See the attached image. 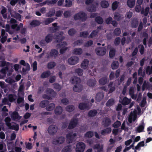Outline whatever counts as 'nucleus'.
<instances>
[{
  "instance_id": "864d4df0",
  "label": "nucleus",
  "mask_w": 152,
  "mask_h": 152,
  "mask_svg": "<svg viewBox=\"0 0 152 152\" xmlns=\"http://www.w3.org/2000/svg\"><path fill=\"white\" fill-rule=\"evenodd\" d=\"M118 67V63L117 61H113L111 64V67L113 69H116Z\"/></svg>"
},
{
  "instance_id": "8fccbe9b",
  "label": "nucleus",
  "mask_w": 152,
  "mask_h": 152,
  "mask_svg": "<svg viewBox=\"0 0 152 152\" xmlns=\"http://www.w3.org/2000/svg\"><path fill=\"white\" fill-rule=\"evenodd\" d=\"M16 96L12 94H10L8 96V99L11 103L16 99Z\"/></svg>"
},
{
  "instance_id": "cd10ccee",
  "label": "nucleus",
  "mask_w": 152,
  "mask_h": 152,
  "mask_svg": "<svg viewBox=\"0 0 152 152\" xmlns=\"http://www.w3.org/2000/svg\"><path fill=\"white\" fill-rule=\"evenodd\" d=\"M96 80L94 78L93 79H89L87 81V84L89 86L93 87L95 85Z\"/></svg>"
},
{
  "instance_id": "4c0bfd02",
  "label": "nucleus",
  "mask_w": 152,
  "mask_h": 152,
  "mask_svg": "<svg viewBox=\"0 0 152 152\" xmlns=\"http://www.w3.org/2000/svg\"><path fill=\"white\" fill-rule=\"evenodd\" d=\"M55 105L54 103H49L46 107V109L48 111H50L53 110L55 108Z\"/></svg>"
},
{
  "instance_id": "13d9d810",
  "label": "nucleus",
  "mask_w": 152,
  "mask_h": 152,
  "mask_svg": "<svg viewBox=\"0 0 152 152\" xmlns=\"http://www.w3.org/2000/svg\"><path fill=\"white\" fill-rule=\"evenodd\" d=\"M2 103L3 104H7L10 106L11 105V103L8 99L6 98H4L2 100Z\"/></svg>"
},
{
  "instance_id": "f3484780",
  "label": "nucleus",
  "mask_w": 152,
  "mask_h": 152,
  "mask_svg": "<svg viewBox=\"0 0 152 152\" xmlns=\"http://www.w3.org/2000/svg\"><path fill=\"white\" fill-rule=\"evenodd\" d=\"M131 99H128L126 97H124L120 102L123 105H126L129 104L131 102Z\"/></svg>"
},
{
  "instance_id": "bf43d9fd",
  "label": "nucleus",
  "mask_w": 152,
  "mask_h": 152,
  "mask_svg": "<svg viewBox=\"0 0 152 152\" xmlns=\"http://www.w3.org/2000/svg\"><path fill=\"white\" fill-rule=\"evenodd\" d=\"M114 34L115 35L119 36L121 33V30L119 28H116L114 31Z\"/></svg>"
},
{
  "instance_id": "de8ad7c7",
  "label": "nucleus",
  "mask_w": 152,
  "mask_h": 152,
  "mask_svg": "<svg viewBox=\"0 0 152 152\" xmlns=\"http://www.w3.org/2000/svg\"><path fill=\"white\" fill-rule=\"evenodd\" d=\"M66 109L68 112H72L75 110V107L72 105H69L66 106Z\"/></svg>"
},
{
  "instance_id": "c03bdc74",
  "label": "nucleus",
  "mask_w": 152,
  "mask_h": 152,
  "mask_svg": "<svg viewBox=\"0 0 152 152\" xmlns=\"http://www.w3.org/2000/svg\"><path fill=\"white\" fill-rule=\"evenodd\" d=\"M121 16L120 14L118 12H115L114 16V18L115 20L119 21L121 20Z\"/></svg>"
},
{
  "instance_id": "a18cd8bd",
  "label": "nucleus",
  "mask_w": 152,
  "mask_h": 152,
  "mask_svg": "<svg viewBox=\"0 0 152 152\" xmlns=\"http://www.w3.org/2000/svg\"><path fill=\"white\" fill-rule=\"evenodd\" d=\"M77 31L76 30L73 28L70 29L68 31V34L71 36H73L76 33Z\"/></svg>"
},
{
  "instance_id": "f257e3e1",
  "label": "nucleus",
  "mask_w": 152,
  "mask_h": 152,
  "mask_svg": "<svg viewBox=\"0 0 152 152\" xmlns=\"http://www.w3.org/2000/svg\"><path fill=\"white\" fill-rule=\"evenodd\" d=\"M74 18L75 20H80L82 21H85L87 18V15L83 11H80L75 14L74 16Z\"/></svg>"
},
{
  "instance_id": "f704fd0d",
  "label": "nucleus",
  "mask_w": 152,
  "mask_h": 152,
  "mask_svg": "<svg viewBox=\"0 0 152 152\" xmlns=\"http://www.w3.org/2000/svg\"><path fill=\"white\" fill-rule=\"evenodd\" d=\"M95 21L98 24H102L103 23V20L101 17L98 16L96 17Z\"/></svg>"
},
{
  "instance_id": "a211bd4d",
  "label": "nucleus",
  "mask_w": 152,
  "mask_h": 152,
  "mask_svg": "<svg viewBox=\"0 0 152 152\" xmlns=\"http://www.w3.org/2000/svg\"><path fill=\"white\" fill-rule=\"evenodd\" d=\"M97 111L95 109L91 110L89 111L88 113V116L89 117H93L95 116L97 114Z\"/></svg>"
},
{
  "instance_id": "f03ea898",
  "label": "nucleus",
  "mask_w": 152,
  "mask_h": 152,
  "mask_svg": "<svg viewBox=\"0 0 152 152\" xmlns=\"http://www.w3.org/2000/svg\"><path fill=\"white\" fill-rule=\"evenodd\" d=\"M20 64L23 66L24 67H23L21 72L23 75H25L26 72L29 71L30 69V66L29 64L27 63L24 60H22L20 61Z\"/></svg>"
},
{
  "instance_id": "e433bc0d",
  "label": "nucleus",
  "mask_w": 152,
  "mask_h": 152,
  "mask_svg": "<svg viewBox=\"0 0 152 152\" xmlns=\"http://www.w3.org/2000/svg\"><path fill=\"white\" fill-rule=\"evenodd\" d=\"M82 52V50L81 48H75L73 51V53L74 54L78 55L81 54Z\"/></svg>"
},
{
  "instance_id": "680f3d73",
  "label": "nucleus",
  "mask_w": 152,
  "mask_h": 152,
  "mask_svg": "<svg viewBox=\"0 0 152 152\" xmlns=\"http://www.w3.org/2000/svg\"><path fill=\"white\" fill-rule=\"evenodd\" d=\"M54 88L56 89V91H59L61 89V87L60 85L58 83H55L53 84Z\"/></svg>"
},
{
  "instance_id": "0eeeda50",
  "label": "nucleus",
  "mask_w": 152,
  "mask_h": 152,
  "mask_svg": "<svg viewBox=\"0 0 152 152\" xmlns=\"http://www.w3.org/2000/svg\"><path fill=\"white\" fill-rule=\"evenodd\" d=\"M97 55L99 56H103L106 53V49L104 47H98L95 49Z\"/></svg>"
},
{
  "instance_id": "58836bf2",
  "label": "nucleus",
  "mask_w": 152,
  "mask_h": 152,
  "mask_svg": "<svg viewBox=\"0 0 152 152\" xmlns=\"http://www.w3.org/2000/svg\"><path fill=\"white\" fill-rule=\"evenodd\" d=\"M135 3V0H128L127 4L129 7L132 8L134 6Z\"/></svg>"
},
{
  "instance_id": "338daca9",
  "label": "nucleus",
  "mask_w": 152,
  "mask_h": 152,
  "mask_svg": "<svg viewBox=\"0 0 152 152\" xmlns=\"http://www.w3.org/2000/svg\"><path fill=\"white\" fill-rule=\"evenodd\" d=\"M64 15L65 18H67L70 17L71 14L70 12L69 11H66L64 13Z\"/></svg>"
},
{
  "instance_id": "3c124183",
  "label": "nucleus",
  "mask_w": 152,
  "mask_h": 152,
  "mask_svg": "<svg viewBox=\"0 0 152 152\" xmlns=\"http://www.w3.org/2000/svg\"><path fill=\"white\" fill-rule=\"evenodd\" d=\"M114 103V100L113 99H110L106 103V105L107 107H110L113 105Z\"/></svg>"
},
{
  "instance_id": "c756f323",
  "label": "nucleus",
  "mask_w": 152,
  "mask_h": 152,
  "mask_svg": "<svg viewBox=\"0 0 152 152\" xmlns=\"http://www.w3.org/2000/svg\"><path fill=\"white\" fill-rule=\"evenodd\" d=\"M7 9L5 7H3L1 11V13L2 16L5 19L6 18L7 16Z\"/></svg>"
},
{
  "instance_id": "37998d69",
  "label": "nucleus",
  "mask_w": 152,
  "mask_h": 152,
  "mask_svg": "<svg viewBox=\"0 0 152 152\" xmlns=\"http://www.w3.org/2000/svg\"><path fill=\"white\" fill-rule=\"evenodd\" d=\"M56 66V63L53 61H50L48 64L47 67L48 69H51Z\"/></svg>"
},
{
  "instance_id": "ddd939ff",
  "label": "nucleus",
  "mask_w": 152,
  "mask_h": 152,
  "mask_svg": "<svg viewBox=\"0 0 152 152\" xmlns=\"http://www.w3.org/2000/svg\"><path fill=\"white\" fill-rule=\"evenodd\" d=\"M78 108L80 110H88L89 109V104L84 102H81L79 104Z\"/></svg>"
},
{
  "instance_id": "79ce46f5",
  "label": "nucleus",
  "mask_w": 152,
  "mask_h": 152,
  "mask_svg": "<svg viewBox=\"0 0 152 152\" xmlns=\"http://www.w3.org/2000/svg\"><path fill=\"white\" fill-rule=\"evenodd\" d=\"M55 13V10L54 9H51L47 13V16L48 17L53 16L54 15Z\"/></svg>"
},
{
  "instance_id": "423d86ee",
  "label": "nucleus",
  "mask_w": 152,
  "mask_h": 152,
  "mask_svg": "<svg viewBox=\"0 0 152 152\" xmlns=\"http://www.w3.org/2000/svg\"><path fill=\"white\" fill-rule=\"evenodd\" d=\"M58 52V50L55 49H51L50 53H47V57L48 58H56L57 56Z\"/></svg>"
},
{
  "instance_id": "c85d7f7f",
  "label": "nucleus",
  "mask_w": 152,
  "mask_h": 152,
  "mask_svg": "<svg viewBox=\"0 0 152 152\" xmlns=\"http://www.w3.org/2000/svg\"><path fill=\"white\" fill-rule=\"evenodd\" d=\"M53 38V35L52 34H48L45 37V39L46 42L49 43L50 42Z\"/></svg>"
},
{
  "instance_id": "6e6552de",
  "label": "nucleus",
  "mask_w": 152,
  "mask_h": 152,
  "mask_svg": "<svg viewBox=\"0 0 152 152\" xmlns=\"http://www.w3.org/2000/svg\"><path fill=\"white\" fill-rule=\"evenodd\" d=\"M78 124V119L73 118L70 122L68 127V129H72L76 127Z\"/></svg>"
},
{
  "instance_id": "69168bd1",
  "label": "nucleus",
  "mask_w": 152,
  "mask_h": 152,
  "mask_svg": "<svg viewBox=\"0 0 152 152\" xmlns=\"http://www.w3.org/2000/svg\"><path fill=\"white\" fill-rule=\"evenodd\" d=\"M75 72L79 76H82L83 73V70L80 69L78 68L75 70Z\"/></svg>"
},
{
  "instance_id": "473e14b6",
  "label": "nucleus",
  "mask_w": 152,
  "mask_h": 152,
  "mask_svg": "<svg viewBox=\"0 0 152 152\" xmlns=\"http://www.w3.org/2000/svg\"><path fill=\"white\" fill-rule=\"evenodd\" d=\"M101 7L103 8H107L109 6V4L108 2L106 0H103L101 1L100 3Z\"/></svg>"
},
{
  "instance_id": "a878e982",
  "label": "nucleus",
  "mask_w": 152,
  "mask_h": 152,
  "mask_svg": "<svg viewBox=\"0 0 152 152\" xmlns=\"http://www.w3.org/2000/svg\"><path fill=\"white\" fill-rule=\"evenodd\" d=\"M41 23L39 21L37 20H33L30 23V25L34 27L39 26Z\"/></svg>"
},
{
  "instance_id": "39448f33",
  "label": "nucleus",
  "mask_w": 152,
  "mask_h": 152,
  "mask_svg": "<svg viewBox=\"0 0 152 152\" xmlns=\"http://www.w3.org/2000/svg\"><path fill=\"white\" fill-rule=\"evenodd\" d=\"M58 127L54 125H50L48 129V133L51 135H54L57 132Z\"/></svg>"
},
{
  "instance_id": "7ed1b4c3",
  "label": "nucleus",
  "mask_w": 152,
  "mask_h": 152,
  "mask_svg": "<svg viewBox=\"0 0 152 152\" xmlns=\"http://www.w3.org/2000/svg\"><path fill=\"white\" fill-rule=\"evenodd\" d=\"M63 31H59L55 34L54 39L56 40L54 42L55 43L60 42L64 39V37L63 36Z\"/></svg>"
},
{
  "instance_id": "9b49d317",
  "label": "nucleus",
  "mask_w": 152,
  "mask_h": 152,
  "mask_svg": "<svg viewBox=\"0 0 152 152\" xmlns=\"http://www.w3.org/2000/svg\"><path fill=\"white\" fill-rule=\"evenodd\" d=\"M4 121L7 126L9 127V129H16V126L15 125H11V124L10 122L11 121L10 118L8 117H7L5 118Z\"/></svg>"
},
{
  "instance_id": "4d7b16f0",
  "label": "nucleus",
  "mask_w": 152,
  "mask_h": 152,
  "mask_svg": "<svg viewBox=\"0 0 152 152\" xmlns=\"http://www.w3.org/2000/svg\"><path fill=\"white\" fill-rule=\"evenodd\" d=\"M65 4L64 7H71L72 4V2L70 0H66L65 1Z\"/></svg>"
},
{
  "instance_id": "2eb2a0df",
  "label": "nucleus",
  "mask_w": 152,
  "mask_h": 152,
  "mask_svg": "<svg viewBox=\"0 0 152 152\" xmlns=\"http://www.w3.org/2000/svg\"><path fill=\"white\" fill-rule=\"evenodd\" d=\"M83 90V86L80 84L75 85L73 87V90L75 92H80Z\"/></svg>"
},
{
  "instance_id": "aec40b11",
  "label": "nucleus",
  "mask_w": 152,
  "mask_h": 152,
  "mask_svg": "<svg viewBox=\"0 0 152 152\" xmlns=\"http://www.w3.org/2000/svg\"><path fill=\"white\" fill-rule=\"evenodd\" d=\"M145 124L143 121H142L141 124L137 128V130L138 132L140 133L143 132L144 129Z\"/></svg>"
},
{
  "instance_id": "ea45409f",
  "label": "nucleus",
  "mask_w": 152,
  "mask_h": 152,
  "mask_svg": "<svg viewBox=\"0 0 152 152\" xmlns=\"http://www.w3.org/2000/svg\"><path fill=\"white\" fill-rule=\"evenodd\" d=\"M98 32L99 31L97 30H93L89 35L88 38H92L95 37L97 35Z\"/></svg>"
},
{
  "instance_id": "052dcab7",
  "label": "nucleus",
  "mask_w": 152,
  "mask_h": 152,
  "mask_svg": "<svg viewBox=\"0 0 152 152\" xmlns=\"http://www.w3.org/2000/svg\"><path fill=\"white\" fill-rule=\"evenodd\" d=\"M119 3L117 1H115L112 4V7L113 10H115L117 8Z\"/></svg>"
},
{
  "instance_id": "4468645a",
  "label": "nucleus",
  "mask_w": 152,
  "mask_h": 152,
  "mask_svg": "<svg viewBox=\"0 0 152 152\" xmlns=\"http://www.w3.org/2000/svg\"><path fill=\"white\" fill-rule=\"evenodd\" d=\"M71 82L73 84H80L81 80L80 78L75 76L71 78Z\"/></svg>"
},
{
  "instance_id": "b1692460",
  "label": "nucleus",
  "mask_w": 152,
  "mask_h": 152,
  "mask_svg": "<svg viewBox=\"0 0 152 152\" xmlns=\"http://www.w3.org/2000/svg\"><path fill=\"white\" fill-rule=\"evenodd\" d=\"M112 131V129L110 127H107L101 131V134L103 135H105L107 134H110Z\"/></svg>"
},
{
  "instance_id": "393cba45",
  "label": "nucleus",
  "mask_w": 152,
  "mask_h": 152,
  "mask_svg": "<svg viewBox=\"0 0 152 152\" xmlns=\"http://www.w3.org/2000/svg\"><path fill=\"white\" fill-rule=\"evenodd\" d=\"M51 75L50 71L48 70L44 72L41 75V77L42 78H47L49 77Z\"/></svg>"
},
{
  "instance_id": "f8f14e48",
  "label": "nucleus",
  "mask_w": 152,
  "mask_h": 152,
  "mask_svg": "<svg viewBox=\"0 0 152 152\" xmlns=\"http://www.w3.org/2000/svg\"><path fill=\"white\" fill-rule=\"evenodd\" d=\"M102 124L105 127H107L110 125L111 122L110 119L107 117L104 118L102 121Z\"/></svg>"
},
{
  "instance_id": "a19ab883",
  "label": "nucleus",
  "mask_w": 152,
  "mask_h": 152,
  "mask_svg": "<svg viewBox=\"0 0 152 152\" xmlns=\"http://www.w3.org/2000/svg\"><path fill=\"white\" fill-rule=\"evenodd\" d=\"M107 82V79L106 77H103L100 79L99 81V83L100 85H104Z\"/></svg>"
},
{
  "instance_id": "c9c22d12",
  "label": "nucleus",
  "mask_w": 152,
  "mask_h": 152,
  "mask_svg": "<svg viewBox=\"0 0 152 152\" xmlns=\"http://www.w3.org/2000/svg\"><path fill=\"white\" fill-rule=\"evenodd\" d=\"M62 151L64 152H71L72 151V146L70 145H69L64 148Z\"/></svg>"
},
{
  "instance_id": "5701e85b",
  "label": "nucleus",
  "mask_w": 152,
  "mask_h": 152,
  "mask_svg": "<svg viewBox=\"0 0 152 152\" xmlns=\"http://www.w3.org/2000/svg\"><path fill=\"white\" fill-rule=\"evenodd\" d=\"M46 93L48 94H50L53 97H55L56 95V92L51 88L48 89L46 91Z\"/></svg>"
},
{
  "instance_id": "bb28decb",
  "label": "nucleus",
  "mask_w": 152,
  "mask_h": 152,
  "mask_svg": "<svg viewBox=\"0 0 152 152\" xmlns=\"http://www.w3.org/2000/svg\"><path fill=\"white\" fill-rule=\"evenodd\" d=\"M62 108L59 106L56 107L55 110V113L57 115H60L62 112Z\"/></svg>"
},
{
  "instance_id": "7c9ffc66",
  "label": "nucleus",
  "mask_w": 152,
  "mask_h": 152,
  "mask_svg": "<svg viewBox=\"0 0 152 152\" xmlns=\"http://www.w3.org/2000/svg\"><path fill=\"white\" fill-rule=\"evenodd\" d=\"M10 114L11 118L13 120L17 119L19 117L18 113L16 111L12 112Z\"/></svg>"
},
{
  "instance_id": "9d476101",
  "label": "nucleus",
  "mask_w": 152,
  "mask_h": 152,
  "mask_svg": "<svg viewBox=\"0 0 152 152\" xmlns=\"http://www.w3.org/2000/svg\"><path fill=\"white\" fill-rule=\"evenodd\" d=\"M79 61V58L77 56H74L71 57L68 60L69 64L70 65H74L77 64Z\"/></svg>"
},
{
  "instance_id": "e2e57ef3",
  "label": "nucleus",
  "mask_w": 152,
  "mask_h": 152,
  "mask_svg": "<svg viewBox=\"0 0 152 152\" xmlns=\"http://www.w3.org/2000/svg\"><path fill=\"white\" fill-rule=\"evenodd\" d=\"M115 50L114 49L110 50L109 53L110 57L111 58L114 57L115 55Z\"/></svg>"
},
{
  "instance_id": "6e6d98bb",
  "label": "nucleus",
  "mask_w": 152,
  "mask_h": 152,
  "mask_svg": "<svg viewBox=\"0 0 152 152\" xmlns=\"http://www.w3.org/2000/svg\"><path fill=\"white\" fill-rule=\"evenodd\" d=\"M8 70V68L7 66H6L4 67L0 71V72L3 74V75L5 76Z\"/></svg>"
},
{
  "instance_id": "1a4fd4ad",
  "label": "nucleus",
  "mask_w": 152,
  "mask_h": 152,
  "mask_svg": "<svg viewBox=\"0 0 152 152\" xmlns=\"http://www.w3.org/2000/svg\"><path fill=\"white\" fill-rule=\"evenodd\" d=\"M77 136V133H74L72 134V133H69L66 134V137L69 143H72L75 138Z\"/></svg>"
},
{
  "instance_id": "49530a36",
  "label": "nucleus",
  "mask_w": 152,
  "mask_h": 152,
  "mask_svg": "<svg viewBox=\"0 0 152 152\" xmlns=\"http://www.w3.org/2000/svg\"><path fill=\"white\" fill-rule=\"evenodd\" d=\"M94 133L93 132L89 131L87 132L84 134V137L87 138H91L94 136Z\"/></svg>"
},
{
  "instance_id": "5fc2aeb1",
  "label": "nucleus",
  "mask_w": 152,
  "mask_h": 152,
  "mask_svg": "<svg viewBox=\"0 0 152 152\" xmlns=\"http://www.w3.org/2000/svg\"><path fill=\"white\" fill-rule=\"evenodd\" d=\"M88 34L89 33L87 31H84L83 32H80V37L83 38L87 37Z\"/></svg>"
},
{
  "instance_id": "09e8293b",
  "label": "nucleus",
  "mask_w": 152,
  "mask_h": 152,
  "mask_svg": "<svg viewBox=\"0 0 152 152\" xmlns=\"http://www.w3.org/2000/svg\"><path fill=\"white\" fill-rule=\"evenodd\" d=\"M145 71L147 74H148L149 75L152 74V66H148L145 69Z\"/></svg>"
},
{
  "instance_id": "20e7f679",
  "label": "nucleus",
  "mask_w": 152,
  "mask_h": 152,
  "mask_svg": "<svg viewBox=\"0 0 152 152\" xmlns=\"http://www.w3.org/2000/svg\"><path fill=\"white\" fill-rule=\"evenodd\" d=\"M86 147L85 144L82 142L77 143L76 145L75 151L76 152H83Z\"/></svg>"
},
{
  "instance_id": "2f4dec72",
  "label": "nucleus",
  "mask_w": 152,
  "mask_h": 152,
  "mask_svg": "<svg viewBox=\"0 0 152 152\" xmlns=\"http://www.w3.org/2000/svg\"><path fill=\"white\" fill-rule=\"evenodd\" d=\"M66 45H67V43L64 41L57 44L56 46V48L57 49L65 48Z\"/></svg>"
},
{
  "instance_id": "603ef678",
  "label": "nucleus",
  "mask_w": 152,
  "mask_h": 152,
  "mask_svg": "<svg viewBox=\"0 0 152 152\" xmlns=\"http://www.w3.org/2000/svg\"><path fill=\"white\" fill-rule=\"evenodd\" d=\"M142 67H140L138 70V75H139L143 77H144L145 75V71L142 72Z\"/></svg>"
},
{
  "instance_id": "dca6fc26",
  "label": "nucleus",
  "mask_w": 152,
  "mask_h": 152,
  "mask_svg": "<svg viewBox=\"0 0 152 152\" xmlns=\"http://www.w3.org/2000/svg\"><path fill=\"white\" fill-rule=\"evenodd\" d=\"M104 97V94L102 92H99L96 95L95 97L96 100L98 102L101 101Z\"/></svg>"
},
{
  "instance_id": "774afa93",
  "label": "nucleus",
  "mask_w": 152,
  "mask_h": 152,
  "mask_svg": "<svg viewBox=\"0 0 152 152\" xmlns=\"http://www.w3.org/2000/svg\"><path fill=\"white\" fill-rule=\"evenodd\" d=\"M11 27L13 30H15L17 31L19 30V26H18L16 23L12 24Z\"/></svg>"
},
{
  "instance_id": "4be33fe9",
  "label": "nucleus",
  "mask_w": 152,
  "mask_h": 152,
  "mask_svg": "<svg viewBox=\"0 0 152 152\" xmlns=\"http://www.w3.org/2000/svg\"><path fill=\"white\" fill-rule=\"evenodd\" d=\"M89 62V61L88 59H84L81 64V68L84 69H86L88 67Z\"/></svg>"
},
{
  "instance_id": "72a5a7b5",
  "label": "nucleus",
  "mask_w": 152,
  "mask_h": 152,
  "mask_svg": "<svg viewBox=\"0 0 152 152\" xmlns=\"http://www.w3.org/2000/svg\"><path fill=\"white\" fill-rule=\"evenodd\" d=\"M54 19L53 18H46L44 21V24L45 25H48L50 23L52 22L54 20Z\"/></svg>"
},
{
  "instance_id": "6ab92c4d",
  "label": "nucleus",
  "mask_w": 152,
  "mask_h": 152,
  "mask_svg": "<svg viewBox=\"0 0 152 152\" xmlns=\"http://www.w3.org/2000/svg\"><path fill=\"white\" fill-rule=\"evenodd\" d=\"M49 103V101L47 100H43L40 102L39 106L41 108H44L46 107Z\"/></svg>"
},
{
  "instance_id": "0e129e2a",
  "label": "nucleus",
  "mask_w": 152,
  "mask_h": 152,
  "mask_svg": "<svg viewBox=\"0 0 152 152\" xmlns=\"http://www.w3.org/2000/svg\"><path fill=\"white\" fill-rule=\"evenodd\" d=\"M121 122L118 120L115 121L113 125V126L115 128H117L119 127L121 125Z\"/></svg>"
},
{
  "instance_id": "412c9836",
  "label": "nucleus",
  "mask_w": 152,
  "mask_h": 152,
  "mask_svg": "<svg viewBox=\"0 0 152 152\" xmlns=\"http://www.w3.org/2000/svg\"><path fill=\"white\" fill-rule=\"evenodd\" d=\"M138 25V22L137 19L133 18L132 20L131 25L132 28H136Z\"/></svg>"
}]
</instances>
